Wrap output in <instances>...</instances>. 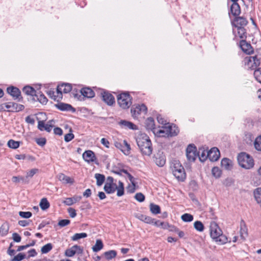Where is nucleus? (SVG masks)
Masks as SVG:
<instances>
[{
    "instance_id": "nucleus-24",
    "label": "nucleus",
    "mask_w": 261,
    "mask_h": 261,
    "mask_svg": "<svg viewBox=\"0 0 261 261\" xmlns=\"http://www.w3.org/2000/svg\"><path fill=\"white\" fill-rule=\"evenodd\" d=\"M134 216L138 219L140 220V221L147 223V224H151V223L152 222V218L140 214V213H136L134 214Z\"/></svg>"
},
{
    "instance_id": "nucleus-18",
    "label": "nucleus",
    "mask_w": 261,
    "mask_h": 261,
    "mask_svg": "<svg viewBox=\"0 0 261 261\" xmlns=\"http://www.w3.org/2000/svg\"><path fill=\"white\" fill-rule=\"evenodd\" d=\"M240 45L242 50L246 54H251L253 52V49L249 43L246 42V40H241L240 42Z\"/></svg>"
},
{
    "instance_id": "nucleus-53",
    "label": "nucleus",
    "mask_w": 261,
    "mask_h": 261,
    "mask_svg": "<svg viewBox=\"0 0 261 261\" xmlns=\"http://www.w3.org/2000/svg\"><path fill=\"white\" fill-rule=\"evenodd\" d=\"M19 215L23 218L28 219L30 218L32 214L30 212H19Z\"/></svg>"
},
{
    "instance_id": "nucleus-42",
    "label": "nucleus",
    "mask_w": 261,
    "mask_h": 261,
    "mask_svg": "<svg viewBox=\"0 0 261 261\" xmlns=\"http://www.w3.org/2000/svg\"><path fill=\"white\" fill-rule=\"evenodd\" d=\"M9 147L12 149H16L19 147L20 145V142L19 141H16L13 140H10L7 143Z\"/></svg>"
},
{
    "instance_id": "nucleus-34",
    "label": "nucleus",
    "mask_w": 261,
    "mask_h": 261,
    "mask_svg": "<svg viewBox=\"0 0 261 261\" xmlns=\"http://www.w3.org/2000/svg\"><path fill=\"white\" fill-rule=\"evenodd\" d=\"M240 235L243 240L245 239L248 235L247 228L244 223H242L240 225Z\"/></svg>"
},
{
    "instance_id": "nucleus-23",
    "label": "nucleus",
    "mask_w": 261,
    "mask_h": 261,
    "mask_svg": "<svg viewBox=\"0 0 261 261\" xmlns=\"http://www.w3.org/2000/svg\"><path fill=\"white\" fill-rule=\"evenodd\" d=\"M118 124L123 128H129L133 130L137 129V126L131 122L126 120H121L118 122Z\"/></svg>"
},
{
    "instance_id": "nucleus-44",
    "label": "nucleus",
    "mask_w": 261,
    "mask_h": 261,
    "mask_svg": "<svg viewBox=\"0 0 261 261\" xmlns=\"http://www.w3.org/2000/svg\"><path fill=\"white\" fill-rule=\"evenodd\" d=\"M194 227L196 230L199 232H202L204 230L203 224L199 221H196L194 222Z\"/></svg>"
},
{
    "instance_id": "nucleus-12",
    "label": "nucleus",
    "mask_w": 261,
    "mask_h": 261,
    "mask_svg": "<svg viewBox=\"0 0 261 261\" xmlns=\"http://www.w3.org/2000/svg\"><path fill=\"white\" fill-rule=\"evenodd\" d=\"M83 249L80 246L77 245H73L71 247L67 249L64 252V254L67 257H72L76 253L82 254Z\"/></svg>"
},
{
    "instance_id": "nucleus-40",
    "label": "nucleus",
    "mask_w": 261,
    "mask_h": 261,
    "mask_svg": "<svg viewBox=\"0 0 261 261\" xmlns=\"http://www.w3.org/2000/svg\"><path fill=\"white\" fill-rule=\"evenodd\" d=\"M9 229V225L7 223H4L0 227V234L2 236L7 235Z\"/></svg>"
},
{
    "instance_id": "nucleus-10",
    "label": "nucleus",
    "mask_w": 261,
    "mask_h": 261,
    "mask_svg": "<svg viewBox=\"0 0 261 261\" xmlns=\"http://www.w3.org/2000/svg\"><path fill=\"white\" fill-rule=\"evenodd\" d=\"M147 111V107L144 105H138L131 109V113L134 118H137L140 115L146 114Z\"/></svg>"
},
{
    "instance_id": "nucleus-14",
    "label": "nucleus",
    "mask_w": 261,
    "mask_h": 261,
    "mask_svg": "<svg viewBox=\"0 0 261 261\" xmlns=\"http://www.w3.org/2000/svg\"><path fill=\"white\" fill-rule=\"evenodd\" d=\"M155 163L160 167H163L166 163V159L163 152L162 151H159L155 155L154 158Z\"/></svg>"
},
{
    "instance_id": "nucleus-51",
    "label": "nucleus",
    "mask_w": 261,
    "mask_h": 261,
    "mask_svg": "<svg viewBox=\"0 0 261 261\" xmlns=\"http://www.w3.org/2000/svg\"><path fill=\"white\" fill-rule=\"evenodd\" d=\"M52 245L50 243L47 244L41 248L42 253H47L52 249Z\"/></svg>"
},
{
    "instance_id": "nucleus-28",
    "label": "nucleus",
    "mask_w": 261,
    "mask_h": 261,
    "mask_svg": "<svg viewBox=\"0 0 261 261\" xmlns=\"http://www.w3.org/2000/svg\"><path fill=\"white\" fill-rule=\"evenodd\" d=\"M8 93L15 98H17L20 95L19 90L14 87H11L7 88Z\"/></svg>"
},
{
    "instance_id": "nucleus-6",
    "label": "nucleus",
    "mask_w": 261,
    "mask_h": 261,
    "mask_svg": "<svg viewBox=\"0 0 261 261\" xmlns=\"http://www.w3.org/2000/svg\"><path fill=\"white\" fill-rule=\"evenodd\" d=\"M245 66L250 69H254L261 64V49L257 50L254 56L247 57L244 59Z\"/></svg>"
},
{
    "instance_id": "nucleus-5",
    "label": "nucleus",
    "mask_w": 261,
    "mask_h": 261,
    "mask_svg": "<svg viewBox=\"0 0 261 261\" xmlns=\"http://www.w3.org/2000/svg\"><path fill=\"white\" fill-rule=\"evenodd\" d=\"M171 168L173 175L178 181H182L185 179V171L179 161H173L171 163Z\"/></svg>"
},
{
    "instance_id": "nucleus-63",
    "label": "nucleus",
    "mask_w": 261,
    "mask_h": 261,
    "mask_svg": "<svg viewBox=\"0 0 261 261\" xmlns=\"http://www.w3.org/2000/svg\"><path fill=\"white\" fill-rule=\"evenodd\" d=\"M12 238H13L14 241L17 242V243L20 242L21 241V237L17 233H13Z\"/></svg>"
},
{
    "instance_id": "nucleus-46",
    "label": "nucleus",
    "mask_w": 261,
    "mask_h": 261,
    "mask_svg": "<svg viewBox=\"0 0 261 261\" xmlns=\"http://www.w3.org/2000/svg\"><path fill=\"white\" fill-rule=\"evenodd\" d=\"M39 171L37 168H33L28 171L26 173L25 178H32L35 174L38 173Z\"/></svg>"
},
{
    "instance_id": "nucleus-20",
    "label": "nucleus",
    "mask_w": 261,
    "mask_h": 261,
    "mask_svg": "<svg viewBox=\"0 0 261 261\" xmlns=\"http://www.w3.org/2000/svg\"><path fill=\"white\" fill-rule=\"evenodd\" d=\"M237 31L233 30V32L236 38L239 37L242 40H245L247 38V33L244 27H238Z\"/></svg>"
},
{
    "instance_id": "nucleus-33",
    "label": "nucleus",
    "mask_w": 261,
    "mask_h": 261,
    "mask_svg": "<svg viewBox=\"0 0 261 261\" xmlns=\"http://www.w3.org/2000/svg\"><path fill=\"white\" fill-rule=\"evenodd\" d=\"M253 195L256 201L261 206V188L255 189L253 192Z\"/></svg>"
},
{
    "instance_id": "nucleus-52",
    "label": "nucleus",
    "mask_w": 261,
    "mask_h": 261,
    "mask_svg": "<svg viewBox=\"0 0 261 261\" xmlns=\"http://www.w3.org/2000/svg\"><path fill=\"white\" fill-rule=\"evenodd\" d=\"M38 100L42 104H46L47 102V99L46 97L42 94H40L39 95H37Z\"/></svg>"
},
{
    "instance_id": "nucleus-2",
    "label": "nucleus",
    "mask_w": 261,
    "mask_h": 261,
    "mask_svg": "<svg viewBox=\"0 0 261 261\" xmlns=\"http://www.w3.org/2000/svg\"><path fill=\"white\" fill-rule=\"evenodd\" d=\"M210 236L218 245H223L228 242L227 237L215 222H212L210 225Z\"/></svg>"
},
{
    "instance_id": "nucleus-1",
    "label": "nucleus",
    "mask_w": 261,
    "mask_h": 261,
    "mask_svg": "<svg viewBox=\"0 0 261 261\" xmlns=\"http://www.w3.org/2000/svg\"><path fill=\"white\" fill-rule=\"evenodd\" d=\"M136 141L140 152L143 156H149L152 153V144L149 137L145 133H139L136 137Z\"/></svg>"
},
{
    "instance_id": "nucleus-54",
    "label": "nucleus",
    "mask_w": 261,
    "mask_h": 261,
    "mask_svg": "<svg viewBox=\"0 0 261 261\" xmlns=\"http://www.w3.org/2000/svg\"><path fill=\"white\" fill-rule=\"evenodd\" d=\"M58 107L61 110H69L72 108V107L70 105L65 103L59 104Z\"/></svg>"
},
{
    "instance_id": "nucleus-49",
    "label": "nucleus",
    "mask_w": 261,
    "mask_h": 261,
    "mask_svg": "<svg viewBox=\"0 0 261 261\" xmlns=\"http://www.w3.org/2000/svg\"><path fill=\"white\" fill-rule=\"evenodd\" d=\"M69 133L64 136V140L66 142L71 141L74 137V135L72 133V130L71 128H69Z\"/></svg>"
},
{
    "instance_id": "nucleus-58",
    "label": "nucleus",
    "mask_w": 261,
    "mask_h": 261,
    "mask_svg": "<svg viewBox=\"0 0 261 261\" xmlns=\"http://www.w3.org/2000/svg\"><path fill=\"white\" fill-rule=\"evenodd\" d=\"M127 190L130 193H134L136 190L135 182L134 181L133 183H131L130 185H129L127 188Z\"/></svg>"
},
{
    "instance_id": "nucleus-9",
    "label": "nucleus",
    "mask_w": 261,
    "mask_h": 261,
    "mask_svg": "<svg viewBox=\"0 0 261 261\" xmlns=\"http://www.w3.org/2000/svg\"><path fill=\"white\" fill-rule=\"evenodd\" d=\"M117 101L119 106L124 109H128L132 103L129 95L126 93L119 94L117 97Z\"/></svg>"
},
{
    "instance_id": "nucleus-37",
    "label": "nucleus",
    "mask_w": 261,
    "mask_h": 261,
    "mask_svg": "<svg viewBox=\"0 0 261 261\" xmlns=\"http://www.w3.org/2000/svg\"><path fill=\"white\" fill-rule=\"evenodd\" d=\"M103 243L100 240H97L95 245H94L92 249L94 252H98L103 248Z\"/></svg>"
},
{
    "instance_id": "nucleus-47",
    "label": "nucleus",
    "mask_w": 261,
    "mask_h": 261,
    "mask_svg": "<svg viewBox=\"0 0 261 261\" xmlns=\"http://www.w3.org/2000/svg\"><path fill=\"white\" fill-rule=\"evenodd\" d=\"M254 146L256 150L261 151V135L255 139L254 142Z\"/></svg>"
},
{
    "instance_id": "nucleus-7",
    "label": "nucleus",
    "mask_w": 261,
    "mask_h": 261,
    "mask_svg": "<svg viewBox=\"0 0 261 261\" xmlns=\"http://www.w3.org/2000/svg\"><path fill=\"white\" fill-rule=\"evenodd\" d=\"M239 165L246 169H250L253 167L254 163L252 156L245 152H241L238 155Z\"/></svg>"
},
{
    "instance_id": "nucleus-25",
    "label": "nucleus",
    "mask_w": 261,
    "mask_h": 261,
    "mask_svg": "<svg viewBox=\"0 0 261 261\" xmlns=\"http://www.w3.org/2000/svg\"><path fill=\"white\" fill-rule=\"evenodd\" d=\"M248 21L243 17H236L234 20L233 25L235 28L244 27L247 25Z\"/></svg>"
},
{
    "instance_id": "nucleus-45",
    "label": "nucleus",
    "mask_w": 261,
    "mask_h": 261,
    "mask_svg": "<svg viewBox=\"0 0 261 261\" xmlns=\"http://www.w3.org/2000/svg\"><path fill=\"white\" fill-rule=\"evenodd\" d=\"M193 216L188 213L184 214L181 216V220L186 222H190L193 220Z\"/></svg>"
},
{
    "instance_id": "nucleus-55",
    "label": "nucleus",
    "mask_w": 261,
    "mask_h": 261,
    "mask_svg": "<svg viewBox=\"0 0 261 261\" xmlns=\"http://www.w3.org/2000/svg\"><path fill=\"white\" fill-rule=\"evenodd\" d=\"M135 198L139 202H143L145 199L144 195L141 193H138L135 196Z\"/></svg>"
},
{
    "instance_id": "nucleus-32",
    "label": "nucleus",
    "mask_w": 261,
    "mask_h": 261,
    "mask_svg": "<svg viewBox=\"0 0 261 261\" xmlns=\"http://www.w3.org/2000/svg\"><path fill=\"white\" fill-rule=\"evenodd\" d=\"M230 10L233 16H238L241 13L240 7L238 3H233L231 6Z\"/></svg>"
},
{
    "instance_id": "nucleus-61",
    "label": "nucleus",
    "mask_w": 261,
    "mask_h": 261,
    "mask_svg": "<svg viewBox=\"0 0 261 261\" xmlns=\"http://www.w3.org/2000/svg\"><path fill=\"white\" fill-rule=\"evenodd\" d=\"M36 141L38 145L41 146H44L46 143V140L44 138L37 139Z\"/></svg>"
},
{
    "instance_id": "nucleus-39",
    "label": "nucleus",
    "mask_w": 261,
    "mask_h": 261,
    "mask_svg": "<svg viewBox=\"0 0 261 261\" xmlns=\"http://www.w3.org/2000/svg\"><path fill=\"white\" fill-rule=\"evenodd\" d=\"M39 205L42 210H46L49 208L50 204L46 198H43L41 200Z\"/></svg>"
},
{
    "instance_id": "nucleus-19",
    "label": "nucleus",
    "mask_w": 261,
    "mask_h": 261,
    "mask_svg": "<svg viewBox=\"0 0 261 261\" xmlns=\"http://www.w3.org/2000/svg\"><path fill=\"white\" fill-rule=\"evenodd\" d=\"M153 134L159 137H169L166 126L157 127L156 129L153 130Z\"/></svg>"
},
{
    "instance_id": "nucleus-64",
    "label": "nucleus",
    "mask_w": 261,
    "mask_h": 261,
    "mask_svg": "<svg viewBox=\"0 0 261 261\" xmlns=\"http://www.w3.org/2000/svg\"><path fill=\"white\" fill-rule=\"evenodd\" d=\"M63 203H64L66 205H71L73 204V202L72 201V199L71 198H66L63 201Z\"/></svg>"
},
{
    "instance_id": "nucleus-26",
    "label": "nucleus",
    "mask_w": 261,
    "mask_h": 261,
    "mask_svg": "<svg viewBox=\"0 0 261 261\" xmlns=\"http://www.w3.org/2000/svg\"><path fill=\"white\" fill-rule=\"evenodd\" d=\"M166 126L169 136H173L177 135L179 132L178 127L174 124H167Z\"/></svg>"
},
{
    "instance_id": "nucleus-38",
    "label": "nucleus",
    "mask_w": 261,
    "mask_h": 261,
    "mask_svg": "<svg viewBox=\"0 0 261 261\" xmlns=\"http://www.w3.org/2000/svg\"><path fill=\"white\" fill-rule=\"evenodd\" d=\"M95 178L96 179V184L98 186H101L105 179V177L103 175L96 173L95 174Z\"/></svg>"
},
{
    "instance_id": "nucleus-3",
    "label": "nucleus",
    "mask_w": 261,
    "mask_h": 261,
    "mask_svg": "<svg viewBox=\"0 0 261 261\" xmlns=\"http://www.w3.org/2000/svg\"><path fill=\"white\" fill-rule=\"evenodd\" d=\"M104 190L108 194H111L117 190V195L121 196L124 194L123 184L121 181H118L117 185L113 182V178L111 176L108 177L104 186Z\"/></svg>"
},
{
    "instance_id": "nucleus-48",
    "label": "nucleus",
    "mask_w": 261,
    "mask_h": 261,
    "mask_svg": "<svg viewBox=\"0 0 261 261\" xmlns=\"http://www.w3.org/2000/svg\"><path fill=\"white\" fill-rule=\"evenodd\" d=\"M87 236V233L85 232L75 233L72 237L71 239L73 241H76L82 238H85Z\"/></svg>"
},
{
    "instance_id": "nucleus-17",
    "label": "nucleus",
    "mask_w": 261,
    "mask_h": 261,
    "mask_svg": "<svg viewBox=\"0 0 261 261\" xmlns=\"http://www.w3.org/2000/svg\"><path fill=\"white\" fill-rule=\"evenodd\" d=\"M5 107L9 111L18 112L24 109L23 106L14 102H8L5 104Z\"/></svg>"
},
{
    "instance_id": "nucleus-21",
    "label": "nucleus",
    "mask_w": 261,
    "mask_h": 261,
    "mask_svg": "<svg viewBox=\"0 0 261 261\" xmlns=\"http://www.w3.org/2000/svg\"><path fill=\"white\" fill-rule=\"evenodd\" d=\"M101 96L103 101L109 106L112 105L115 102L114 97L109 93L104 92L101 93Z\"/></svg>"
},
{
    "instance_id": "nucleus-11",
    "label": "nucleus",
    "mask_w": 261,
    "mask_h": 261,
    "mask_svg": "<svg viewBox=\"0 0 261 261\" xmlns=\"http://www.w3.org/2000/svg\"><path fill=\"white\" fill-rule=\"evenodd\" d=\"M186 155L189 161L194 162L198 156L196 147L192 145H189L186 150Z\"/></svg>"
},
{
    "instance_id": "nucleus-31",
    "label": "nucleus",
    "mask_w": 261,
    "mask_h": 261,
    "mask_svg": "<svg viewBox=\"0 0 261 261\" xmlns=\"http://www.w3.org/2000/svg\"><path fill=\"white\" fill-rule=\"evenodd\" d=\"M22 91L28 95H31L32 96H36V90L33 88L29 86L24 87L22 89Z\"/></svg>"
},
{
    "instance_id": "nucleus-50",
    "label": "nucleus",
    "mask_w": 261,
    "mask_h": 261,
    "mask_svg": "<svg viewBox=\"0 0 261 261\" xmlns=\"http://www.w3.org/2000/svg\"><path fill=\"white\" fill-rule=\"evenodd\" d=\"M254 76L256 80L261 84V68H258L254 71Z\"/></svg>"
},
{
    "instance_id": "nucleus-41",
    "label": "nucleus",
    "mask_w": 261,
    "mask_h": 261,
    "mask_svg": "<svg viewBox=\"0 0 261 261\" xmlns=\"http://www.w3.org/2000/svg\"><path fill=\"white\" fill-rule=\"evenodd\" d=\"M103 255L107 259L110 260L116 257L117 252L115 250H110L105 252Z\"/></svg>"
},
{
    "instance_id": "nucleus-59",
    "label": "nucleus",
    "mask_w": 261,
    "mask_h": 261,
    "mask_svg": "<svg viewBox=\"0 0 261 261\" xmlns=\"http://www.w3.org/2000/svg\"><path fill=\"white\" fill-rule=\"evenodd\" d=\"M70 223V220L68 219H64L60 221L58 223V225L61 227H64Z\"/></svg>"
},
{
    "instance_id": "nucleus-43",
    "label": "nucleus",
    "mask_w": 261,
    "mask_h": 261,
    "mask_svg": "<svg viewBox=\"0 0 261 261\" xmlns=\"http://www.w3.org/2000/svg\"><path fill=\"white\" fill-rule=\"evenodd\" d=\"M212 173L215 178H219L221 176L222 172L218 167H214L212 169Z\"/></svg>"
},
{
    "instance_id": "nucleus-35",
    "label": "nucleus",
    "mask_w": 261,
    "mask_h": 261,
    "mask_svg": "<svg viewBox=\"0 0 261 261\" xmlns=\"http://www.w3.org/2000/svg\"><path fill=\"white\" fill-rule=\"evenodd\" d=\"M199 159L201 162L205 161L207 158L208 151L203 149H199L198 153Z\"/></svg>"
},
{
    "instance_id": "nucleus-4",
    "label": "nucleus",
    "mask_w": 261,
    "mask_h": 261,
    "mask_svg": "<svg viewBox=\"0 0 261 261\" xmlns=\"http://www.w3.org/2000/svg\"><path fill=\"white\" fill-rule=\"evenodd\" d=\"M72 87L69 84H62L59 85L57 91H49V95L55 101H59L62 98V93H67L71 91Z\"/></svg>"
},
{
    "instance_id": "nucleus-56",
    "label": "nucleus",
    "mask_w": 261,
    "mask_h": 261,
    "mask_svg": "<svg viewBox=\"0 0 261 261\" xmlns=\"http://www.w3.org/2000/svg\"><path fill=\"white\" fill-rule=\"evenodd\" d=\"M25 257V255L22 253H19L15 256L12 259V261H21Z\"/></svg>"
},
{
    "instance_id": "nucleus-60",
    "label": "nucleus",
    "mask_w": 261,
    "mask_h": 261,
    "mask_svg": "<svg viewBox=\"0 0 261 261\" xmlns=\"http://www.w3.org/2000/svg\"><path fill=\"white\" fill-rule=\"evenodd\" d=\"M68 212L69 213V216L71 218H74L76 215L75 210L72 207H69L68 208Z\"/></svg>"
},
{
    "instance_id": "nucleus-57",
    "label": "nucleus",
    "mask_w": 261,
    "mask_h": 261,
    "mask_svg": "<svg viewBox=\"0 0 261 261\" xmlns=\"http://www.w3.org/2000/svg\"><path fill=\"white\" fill-rule=\"evenodd\" d=\"M121 172L126 174V178H128L131 183L135 181V179L127 171L125 170H122Z\"/></svg>"
},
{
    "instance_id": "nucleus-22",
    "label": "nucleus",
    "mask_w": 261,
    "mask_h": 261,
    "mask_svg": "<svg viewBox=\"0 0 261 261\" xmlns=\"http://www.w3.org/2000/svg\"><path fill=\"white\" fill-rule=\"evenodd\" d=\"M58 179L64 184L72 185L74 182V179L63 173H60L58 175Z\"/></svg>"
},
{
    "instance_id": "nucleus-16",
    "label": "nucleus",
    "mask_w": 261,
    "mask_h": 261,
    "mask_svg": "<svg viewBox=\"0 0 261 261\" xmlns=\"http://www.w3.org/2000/svg\"><path fill=\"white\" fill-rule=\"evenodd\" d=\"M208 158L211 161H217L220 156V153L218 149L216 147H213L208 151Z\"/></svg>"
},
{
    "instance_id": "nucleus-15",
    "label": "nucleus",
    "mask_w": 261,
    "mask_h": 261,
    "mask_svg": "<svg viewBox=\"0 0 261 261\" xmlns=\"http://www.w3.org/2000/svg\"><path fill=\"white\" fill-rule=\"evenodd\" d=\"M82 156L84 160L88 163L94 162L96 160L94 152L90 150L85 151Z\"/></svg>"
},
{
    "instance_id": "nucleus-62",
    "label": "nucleus",
    "mask_w": 261,
    "mask_h": 261,
    "mask_svg": "<svg viewBox=\"0 0 261 261\" xmlns=\"http://www.w3.org/2000/svg\"><path fill=\"white\" fill-rule=\"evenodd\" d=\"M24 177L22 176H13L12 177V181L15 183L19 182L20 181H23Z\"/></svg>"
},
{
    "instance_id": "nucleus-13",
    "label": "nucleus",
    "mask_w": 261,
    "mask_h": 261,
    "mask_svg": "<svg viewBox=\"0 0 261 261\" xmlns=\"http://www.w3.org/2000/svg\"><path fill=\"white\" fill-rule=\"evenodd\" d=\"M115 146L119 149L125 155H128L130 153V146L126 140H123L122 143L116 142Z\"/></svg>"
},
{
    "instance_id": "nucleus-27",
    "label": "nucleus",
    "mask_w": 261,
    "mask_h": 261,
    "mask_svg": "<svg viewBox=\"0 0 261 261\" xmlns=\"http://www.w3.org/2000/svg\"><path fill=\"white\" fill-rule=\"evenodd\" d=\"M221 165L222 168L225 170H230L232 168L233 164L230 160L224 158L221 161Z\"/></svg>"
},
{
    "instance_id": "nucleus-29",
    "label": "nucleus",
    "mask_w": 261,
    "mask_h": 261,
    "mask_svg": "<svg viewBox=\"0 0 261 261\" xmlns=\"http://www.w3.org/2000/svg\"><path fill=\"white\" fill-rule=\"evenodd\" d=\"M81 92L82 94L85 97L92 98L94 96V92L89 88H83Z\"/></svg>"
},
{
    "instance_id": "nucleus-8",
    "label": "nucleus",
    "mask_w": 261,
    "mask_h": 261,
    "mask_svg": "<svg viewBox=\"0 0 261 261\" xmlns=\"http://www.w3.org/2000/svg\"><path fill=\"white\" fill-rule=\"evenodd\" d=\"M45 117V114L43 113H40L37 115L38 122V128L40 130H46L47 132H49L52 129L54 126L55 121L54 120H51L47 122L46 124H45L44 120L40 119Z\"/></svg>"
},
{
    "instance_id": "nucleus-36",
    "label": "nucleus",
    "mask_w": 261,
    "mask_h": 261,
    "mask_svg": "<svg viewBox=\"0 0 261 261\" xmlns=\"http://www.w3.org/2000/svg\"><path fill=\"white\" fill-rule=\"evenodd\" d=\"M149 208L151 213L153 214L156 215L161 213L160 207L158 205L150 203Z\"/></svg>"
},
{
    "instance_id": "nucleus-30",
    "label": "nucleus",
    "mask_w": 261,
    "mask_h": 261,
    "mask_svg": "<svg viewBox=\"0 0 261 261\" xmlns=\"http://www.w3.org/2000/svg\"><path fill=\"white\" fill-rule=\"evenodd\" d=\"M146 127L147 129H150L153 133V130L156 129L157 127H155L154 120L152 118H148L145 121Z\"/></svg>"
}]
</instances>
